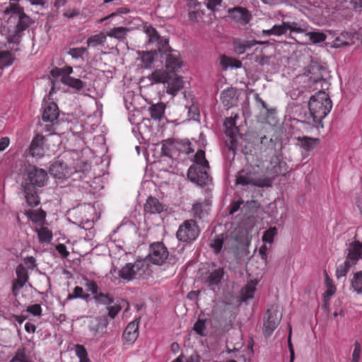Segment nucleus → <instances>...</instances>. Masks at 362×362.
Listing matches in <instances>:
<instances>
[{
  "mask_svg": "<svg viewBox=\"0 0 362 362\" xmlns=\"http://www.w3.org/2000/svg\"><path fill=\"white\" fill-rule=\"evenodd\" d=\"M308 88L317 92L310 97L308 103V115H305L306 122L315 127H323L322 121L330 112L332 102L325 91L328 90L330 83L327 80L328 74L326 68L320 65L311 66L309 70Z\"/></svg>",
  "mask_w": 362,
  "mask_h": 362,
  "instance_id": "f257e3e1",
  "label": "nucleus"
},
{
  "mask_svg": "<svg viewBox=\"0 0 362 362\" xmlns=\"http://www.w3.org/2000/svg\"><path fill=\"white\" fill-rule=\"evenodd\" d=\"M264 160L257 159L254 164L247 163L235 176L237 185H252L259 187L272 186V182L277 175H273L267 171V165Z\"/></svg>",
  "mask_w": 362,
  "mask_h": 362,
  "instance_id": "f03ea898",
  "label": "nucleus"
},
{
  "mask_svg": "<svg viewBox=\"0 0 362 362\" xmlns=\"http://www.w3.org/2000/svg\"><path fill=\"white\" fill-rule=\"evenodd\" d=\"M259 160L269 162L267 171L273 175H284L287 172L286 163L276 153V143L272 138L266 136H260L259 146Z\"/></svg>",
  "mask_w": 362,
  "mask_h": 362,
  "instance_id": "7ed1b4c3",
  "label": "nucleus"
},
{
  "mask_svg": "<svg viewBox=\"0 0 362 362\" xmlns=\"http://www.w3.org/2000/svg\"><path fill=\"white\" fill-rule=\"evenodd\" d=\"M24 182L22 187L37 188L44 187L48 180L47 173L40 168L30 165L23 174Z\"/></svg>",
  "mask_w": 362,
  "mask_h": 362,
  "instance_id": "20e7f679",
  "label": "nucleus"
},
{
  "mask_svg": "<svg viewBox=\"0 0 362 362\" xmlns=\"http://www.w3.org/2000/svg\"><path fill=\"white\" fill-rule=\"evenodd\" d=\"M148 269V263L145 259H139L134 263L126 264L119 271L120 278L131 281L145 274Z\"/></svg>",
  "mask_w": 362,
  "mask_h": 362,
  "instance_id": "39448f33",
  "label": "nucleus"
},
{
  "mask_svg": "<svg viewBox=\"0 0 362 362\" xmlns=\"http://www.w3.org/2000/svg\"><path fill=\"white\" fill-rule=\"evenodd\" d=\"M199 233L200 230L197 222L193 219H189L180 225L176 237L180 242L190 243L197 240Z\"/></svg>",
  "mask_w": 362,
  "mask_h": 362,
  "instance_id": "423d86ee",
  "label": "nucleus"
},
{
  "mask_svg": "<svg viewBox=\"0 0 362 362\" xmlns=\"http://www.w3.org/2000/svg\"><path fill=\"white\" fill-rule=\"evenodd\" d=\"M144 33L148 37V43L155 45L159 53H166L170 50L168 40L161 37L152 25H145Z\"/></svg>",
  "mask_w": 362,
  "mask_h": 362,
  "instance_id": "0eeeda50",
  "label": "nucleus"
},
{
  "mask_svg": "<svg viewBox=\"0 0 362 362\" xmlns=\"http://www.w3.org/2000/svg\"><path fill=\"white\" fill-rule=\"evenodd\" d=\"M168 255L165 245L161 242H156L151 244L147 257L151 263L161 265L165 262Z\"/></svg>",
  "mask_w": 362,
  "mask_h": 362,
  "instance_id": "6e6552de",
  "label": "nucleus"
},
{
  "mask_svg": "<svg viewBox=\"0 0 362 362\" xmlns=\"http://www.w3.org/2000/svg\"><path fill=\"white\" fill-rule=\"evenodd\" d=\"M59 117V108L57 105L52 102L49 104H45L43 107L42 118L45 122H49L51 124L46 125V130L48 134L54 133L55 128L54 122Z\"/></svg>",
  "mask_w": 362,
  "mask_h": 362,
  "instance_id": "1a4fd4ad",
  "label": "nucleus"
},
{
  "mask_svg": "<svg viewBox=\"0 0 362 362\" xmlns=\"http://www.w3.org/2000/svg\"><path fill=\"white\" fill-rule=\"evenodd\" d=\"M209 168L199 165H192L188 169V179L200 186L206 185L209 179V173L207 172Z\"/></svg>",
  "mask_w": 362,
  "mask_h": 362,
  "instance_id": "9d476101",
  "label": "nucleus"
},
{
  "mask_svg": "<svg viewBox=\"0 0 362 362\" xmlns=\"http://www.w3.org/2000/svg\"><path fill=\"white\" fill-rule=\"evenodd\" d=\"M264 318V332L265 335L270 336L279 325L281 315L276 309L272 308L267 310Z\"/></svg>",
  "mask_w": 362,
  "mask_h": 362,
  "instance_id": "9b49d317",
  "label": "nucleus"
},
{
  "mask_svg": "<svg viewBox=\"0 0 362 362\" xmlns=\"http://www.w3.org/2000/svg\"><path fill=\"white\" fill-rule=\"evenodd\" d=\"M161 56L165 55V67L170 73L178 71L182 66V60L180 53L173 50L170 47V50L166 53H160Z\"/></svg>",
  "mask_w": 362,
  "mask_h": 362,
  "instance_id": "f8f14e48",
  "label": "nucleus"
},
{
  "mask_svg": "<svg viewBox=\"0 0 362 362\" xmlns=\"http://www.w3.org/2000/svg\"><path fill=\"white\" fill-rule=\"evenodd\" d=\"M228 14L231 19L243 25L248 24L252 18L250 12L241 6L229 8Z\"/></svg>",
  "mask_w": 362,
  "mask_h": 362,
  "instance_id": "ddd939ff",
  "label": "nucleus"
},
{
  "mask_svg": "<svg viewBox=\"0 0 362 362\" xmlns=\"http://www.w3.org/2000/svg\"><path fill=\"white\" fill-rule=\"evenodd\" d=\"M44 140L43 136L37 134L31 141L27 155L36 158H42L45 153Z\"/></svg>",
  "mask_w": 362,
  "mask_h": 362,
  "instance_id": "4468645a",
  "label": "nucleus"
},
{
  "mask_svg": "<svg viewBox=\"0 0 362 362\" xmlns=\"http://www.w3.org/2000/svg\"><path fill=\"white\" fill-rule=\"evenodd\" d=\"M361 255L362 244L358 240L354 241L350 244L349 252L345 261L349 262L352 266H354L361 257Z\"/></svg>",
  "mask_w": 362,
  "mask_h": 362,
  "instance_id": "2eb2a0df",
  "label": "nucleus"
},
{
  "mask_svg": "<svg viewBox=\"0 0 362 362\" xmlns=\"http://www.w3.org/2000/svg\"><path fill=\"white\" fill-rule=\"evenodd\" d=\"M138 337H139L138 322H136L135 321H134V322L129 323L123 332V334H122L123 340L128 344H132L136 340Z\"/></svg>",
  "mask_w": 362,
  "mask_h": 362,
  "instance_id": "dca6fc26",
  "label": "nucleus"
},
{
  "mask_svg": "<svg viewBox=\"0 0 362 362\" xmlns=\"http://www.w3.org/2000/svg\"><path fill=\"white\" fill-rule=\"evenodd\" d=\"M233 49L236 54H242L248 49L254 47L255 45L259 44L263 45L264 42H258L257 40H245L240 39H235L233 40Z\"/></svg>",
  "mask_w": 362,
  "mask_h": 362,
  "instance_id": "f3484780",
  "label": "nucleus"
},
{
  "mask_svg": "<svg viewBox=\"0 0 362 362\" xmlns=\"http://www.w3.org/2000/svg\"><path fill=\"white\" fill-rule=\"evenodd\" d=\"M168 87L166 93L168 94L175 96L181 89L184 88V81L180 76H175L173 78L171 75L167 82Z\"/></svg>",
  "mask_w": 362,
  "mask_h": 362,
  "instance_id": "a211bd4d",
  "label": "nucleus"
},
{
  "mask_svg": "<svg viewBox=\"0 0 362 362\" xmlns=\"http://www.w3.org/2000/svg\"><path fill=\"white\" fill-rule=\"evenodd\" d=\"M164 209L165 206L153 197H149L144 204V211L148 214H160Z\"/></svg>",
  "mask_w": 362,
  "mask_h": 362,
  "instance_id": "6ab92c4d",
  "label": "nucleus"
},
{
  "mask_svg": "<svg viewBox=\"0 0 362 362\" xmlns=\"http://www.w3.org/2000/svg\"><path fill=\"white\" fill-rule=\"evenodd\" d=\"M170 73L163 69H157L148 76V78L152 83H167L170 76Z\"/></svg>",
  "mask_w": 362,
  "mask_h": 362,
  "instance_id": "aec40b11",
  "label": "nucleus"
},
{
  "mask_svg": "<svg viewBox=\"0 0 362 362\" xmlns=\"http://www.w3.org/2000/svg\"><path fill=\"white\" fill-rule=\"evenodd\" d=\"M25 198L28 205L30 207H35L40 204V197L36 191V188L22 187Z\"/></svg>",
  "mask_w": 362,
  "mask_h": 362,
  "instance_id": "412c9836",
  "label": "nucleus"
},
{
  "mask_svg": "<svg viewBox=\"0 0 362 362\" xmlns=\"http://www.w3.org/2000/svg\"><path fill=\"white\" fill-rule=\"evenodd\" d=\"M25 214L33 222L37 223L39 226H43L45 221L46 212L42 209H28L26 210Z\"/></svg>",
  "mask_w": 362,
  "mask_h": 362,
  "instance_id": "4be33fe9",
  "label": "nucleus"
},
{
  "mask_svg": "<svg viewBox=\"0 0 362 362\" xmlns=\"http://www.w3.org/2000/svg\"><path fill=\"white\" fill-rule=\"evenodd\" d=\"M107 321L105 319L95 318L89 324V330L93 333L94 337L103 333L107 326Z\"/></svg>",
  "mask_w": 362,
  "mask_h": 362,
  "instance_id": "5701e85b",
  "label": "nucleus"
},
{
  "mask_svg": "<svg viewBox=\"0 0 362 362\" xmlns=\"http://www.w3.org/2000/svg\"><path fill=\"white\" fill-rule=\"evenodd\" d=\"M166 105L164 103L151 105L149 107L151 117L154 120L160 121L163 117Z\"/></svg>",
  "mask_w": 362,
  "mask_h": 362,
  "instance_id": "b1692460",
  "label": "nucleus"
},
{
  "mask_svg": "<svg viewBox=\"0 0 362 362\" xmlns=\"http://www.w3.org/2000/svg\"><path fill=\"white\" fill-rule=\"evenodd\" d=\"M130 31L129 28L115 27L110 29L106 34L107 36L114 37L118 40L124 41L127 38V33Z\"/></svg>",
  "mask_w": 362,
  "mask_h": 362,
  "instance_id": "393cba45",
  "label": "nucleus"
},
{
  "mask_svg": "<svg viewBox=\"0 0 362 362\" xmlns=\"http://www.w3.org/2000/svg\"><path fill=\"white\" fill-rule=\"evenodd\" d=\"M62 83L69 88H72L74 92L78 93L83 90L86 86V83L79 78L74 77L65 78Z\"/></svg>",
  "mask_w": 362,
  "mask_h": 362,
  "instance_id": "a878e982",
  "label": "nucleus"
},
{
  "mask_svg": "<svg viewBox=\"0 0 362 362\" xmlns=\"http://www.w3.org/2000/svg\"><path fill=\"white\" fill-rule=\"evenodd\" d=\"M220 64L222 69L224 71L227 70L228 67L240 68L242 66V63L240 60L227 57L224 54L221 56Z\"/></svg>",
  "mask_w": 362,
  "mask_h": 362,
  "instance_id": "bb28decb",
  "label": "nucleus"
},
{
  "mask_svg": "<svg viewBox=\"0 0 362 362\" xmlns=\"http://www.w3.org/2000/svg\"><path fill=\"white\" fill-rule=\"evenodd\" d=\"M35 231L37 234L40 243H49L52 239V232L47 227L40 226L36 227Z\"/></svg>",
  "mask_w": 362,
  "mask_h": 362,
  "instance_id": "cd10ccee",
  "label": "nucleus"
},
{
  "mask_svg": "<svg viewBox=\"0 0 362 362\" xmlns=\"http://www.w3.org/2000/svg\"><path fill=\"white\" fill-rule=\"evenodd\" d=\"M257 283L251 281L248 282L241 290L240 297L243 301L252 298L256 291Z\"/></svg>",
  "mask_w": 362,
  "mask_h": 362,
  "instance_id": "c85d7f7f",
  "label": "nucleus"
},
{
  "mask_svg": "<svg viewBox=\"0 0 362 362\" xmlns=\"http://www.w3.org/2000/svg\"><path fill=\"white\" fill-rule=\"evenodd\" d=\"M106 40L107 35L101 32L90 36L87 40V45L88 47H95L105 42Z\"/></svg>",
  "mask_w": 362,
  "mask_h": 362,
  "instance_id": "c756f323",
  "label": "nucleus"
},
{
  "mask_svg": "<svg viewBox=\"0 0 362 362\" xmlns=\"http://www.w3.org/2000/svg\"><path fill=\"white\" fill-rule=\"evenodd\" d=\"M30 23V18L27 16L25 12L18 16V21L16 25L15 33L19 34L20 33L26 30Z\"/></svg>",
  "mask_w": 362,
  "mask_h": 362,
  "instance_id": "7c9ffc66",
  "label": "nucleus"
},
{
  "mask_svg": "<svg viewBox=\"0 0 362 362\" xmlns=\"http://www.w3.org/2000/svg\"><path fill=\"white\" fill-rule=\"evenodd\" d=\"M156 56L157 52L156 50L150 52H144L141 57V59L143 63L144 67L146 69L151 68V65L155 61Z\"/></svg>",
  "mask_w": 362,
  "mask_h": 362,
  "instance_id": "2f4dec72",
  "label": "nucleus"
},
{
  "mask_svg": "<svg viewBox=\"0 0 362 362\" xmlns=\"http://www.w3.org/2000/svg\"><path fill=\"white\" fill-rule=\"evenodd\" d=\"M66 166L63 162L56 161L50 167V172L54 177L61 178L65 175Z\"/></svg>",
  "mask_w": 362,
  "mask_h": 362,
  "instance_id": "473e14b6",
  "label": "nucleus"
},
{
  "mask_svg": "<svg viewBox=\"0 0 362 362\" xmlns=\"http://www.w3.org/2000/svg\"><path fill=\"white\" fill-rule=\"evenodd\" d=\"M223 276V272L222 269H215L211 272L207 277L208 285H217L221 281Z\"/></svg>",
  "mask_w": 362,
  "mask_h": 362,
  "instance_id": "72a5a7b5",
  "label": "nucleus"
},
{
  "mask_svg": "<svg viewBox=\"0 0 362 362\" xmlns=\"http://www.w3.org/2000/svg\"><path fill=\"white\" fill-rule=\"evenodd\" d=\"M287 30H289L291 33H303L307 30L306 24L298 22H286Z\"/></svg>",
  "mask_w": 362,
  "mask_h": 362,
  "instance_id": "f704fd0d",
  "label": "nucleus"
},
{
  "mask_svg": "<svg viewBox=\"0 0 362 362\" xmlns=\"http://www.w3.org/2000/svg\"><path fill=\"white\" fill-rule=\"evenodd\" d=\"M351 286L358 293H362V271L356 272L351 280Z\"/></svg>",
  "mask_w": 362,
  "mask_h": 362,
  "instance_id": "c9c22d12",
  "label": "nucleus"
},
{
  "mask_svg": "<svg viewBox=\"0 0 362 362\" xmlns=\"http://www.w3.org/2000/svg\"><path fill=\"white\" fill-rule=\"evenodd\" d=\"M192 211L193 216L199 219H202L207 215V211L204 208L203 203H196L193 204Z\"/></svg>",
  "mask_w": 362,
  "mask_h": 362,
  "instance_id": "e433bc0d",
  "label": "nucleus"
},
{
  "mask_svg": "<svg viewBox=\"0 0 362 362\" xmlns=\"http://www.w3.org/2000/svg\"><path fill=\"white\" fill-rule=\"evenodd\" d=\"M13 57L9 51H1L0 52V66L6 67L11 65L13 62Z\"/></svg>",
  "mask_w": 362,
  "mask_h": 362,
  "instance_id": "4c0bfd02",
  "label": "nucleus"
},
{
  "mask_svg": "<svg viewBox=\"0 0 362 362\" xmlns=\"http://www.w3.org/2000/svg\"><path fill=\"white\" fill-rule=\"evenodd\" d=\"M301 147L305 151H310L315 148V147L319 144L318 139H313L310 137H303L300 139Z\"/></svg>",
  "mask_w": 362,
  "mask_h": 362,
  "instance_id": "58836bf2",
  "label": "nucleus"
},
{
  "mask_svg": "<svg viewBox=\"0 0 362 362\" xmlns=\"http://www.w3.org/2000/svg\"><path fill=\"white\" fill-rule=\"evenodd\" d=\"M235 95V92L233 89H228L222 92L221 99L224 106L232 105Z\"/></svg>",
  "mask_w": 362,
  "mask_h": 362,
  "instance_id": "ea45409f",
  "label": "nucleus"
},
{
  "mask_svg": "<svg viewBox=\"0 0 362 362\" xmlns=\"http://www.w3.org/2000/svg\"><path fill=\"white\" fill-rule=\"evenodd\" d=\"M95 300L100 304L104 305H110L114 303V298L111 297L110 295L100 292L97 293L95 296H94Z\"/></svg>",
  "mask_w": 362,
  "mask_h": 362,
  "instance_id": "a19ab883",
  "label": "nucleus"
},
{
  "mask_svg": "<svg viewBox=\"0 0 362 362\" xmlns=\"http://www.w3.org/2000/svg\"><path fill=\"white\" fill-rule=\"evenodd\" d=\"M10 362H32L25 354V349H18Z\"/></svg>",
  "mask_w": 362,
  "mask_h": 362,
  "instance_id": "79ce46f5",
  "label": "nucleus"
},
{
  "mask_svg": "<svg viewBox=\"0 0 362 362\" xmlns=\"http://www.w3.org/2000/svg\"><path fill=\"white\" fill-rule=\"evenodd\" d=\"M204 167H209V162L205 158V152L203 150H198L194 155V163Z\"/></svg>",
  "mask_w": 362,
  "mask_h": 362,
  "instance_id": "37998d69",
  "label": "nucleus"
},
{
  "mask_svg": "<svg viewBox=\"0 0 362 362\" xmlns=\"http://www.w3.org/2000/svg\"><path fill=\"white\" fill-rule=\"evenodd\" d=\"M89 298L90 295L88 293H85L83 288L78 286L74 288L73 293L69 294L68 296V299L82 298L88 300Z\"/></svg>",
  "mask_w": 362,
  "mask_h": 362,
  "instance_id": "c03bdc74",
  "label": "nucleus"
},
{
  "mask_svg": "<svg viewBox=\"0 0 362 362\" xmlns=\"http://www.w3.org/2000/svg\"><path fill=\"white\" fill-rule=\"evenodd\" d=\"M277 234V229L276 227L269 228L262 235V241L264 243H272L275 235Z\"/></svg>",
  "mask_w": 362,
  "mask_h": 362,
  "instance_id": "a18cd8bd",
  "label": "nucleus"
},
{
  "mask_svg": "<svg viewBox=\"0 0 362 362\" xmlns=\"http://www.w3.org/2000/svg\"><path fill=\"white\" fill-rule=\"evenodd\" d=\"M223 244V235H216L211 241L210 246L213 248L215 253L218 254L221 252Z\"/></svg>",
  "mask_w": 362,
  "mask_h": 362,
  "instance_id": "49530a36",
  "label": "nucleus"
},
{
  "mask_svg": "<svg viewBox=\"0 0 362 362\" xmlns=\"http://www.w3.org/2000/svg\"><path fill=\"white\" fill-rule=\"evenodd\" d=\"M352 267L353 266L351 264L346 261L343 264L339 265L336 270L337 278L339 279L345 276Z\"/></svg>",
  "mask_w": 362,
  "mask_h": 362,
  "instance_id": "de8ad7c7",
  "label": "nucleus"
},
{
  "mask_svg": "<svg viewBox=\"0 0 362 362\" xmlns=\"http://www.w3.org/2000/svg\"><path fill=\"white\" fill-rule=\"evenodd\" d=\"M5 14L13 13L20 16L24 13L23 8L18 3L13 2L9 4L4 10Z\"/></svg>",
  "mask_w": 362,
  "mask_h": 362,
  "instance_id": "09e8293b",
  "label": "nucleus"
},
{
  "mask_svg": "<svg viewBox=\"0 0 362 362\" xmlns=\"http://www.w3.org/2000/svg\"><path fill=\"white\" fill-rule=\"evenodd\" d=\"M310 40L314 44L320 43L326 40L327 36L323 33L319 32H310L307 33Z\"/></svg>",
  "mask_w": 362,
  "mask_h": 362,
  "instance_id": "8fccbe9b",
  "label": "nucleus"
},
{
  "mask_svg": "<svg viewBox=\"0 0 362 362\" xmlns=\"http://www.w3.org/2000/svg\"><path fill=\"white\" fill-rule=\"evenodd\" d=\"M354 346L351 362H359L361 354V345L358 341H356L354 344Z\"/></svg>",
  "mask_w": 362,
  "mask_h": 362,
  "instance_id": "3c124183",
  "label": "nucleus"
},
{
  "mask_svg": "<svg viewBox=\"0 0 362 362\" xmlns=\"http://www.w3.org/2000/svg\"><path fill=\"white\" fill-rule=\"evenodd\" d=\"M87 50L88 49L86 47H74L69 49L68 54H70L72 58L78 59L82 57Z\"/></svg>",
  "mask_w": 362,
  "mask_h": 362,
  "instance_id": "603ef678",
  "label": "nucleus"
},
{
  "mask_svg": "<svg viewBox=\"0 0 362 362\" xmlns=\"http://www.w3.org/2000/svg\"><path fill=\"white\" fill-rule=\"evenodd\" d=\"M176 147L183 153L189 154L194 151L191 143L189 141L177 143Z\"/></svg>",
  "mask_w": 362,
  "mask_h": 362,
  "instance_id": "864d4df0",
  "label": "nucleus"
},
{
  "mask_svg": "<svg viewBox=\"0 0 362 362\" xmlns=\"http://www.w3.org/2000/svg\"><path fill=\"white\" fill-rule=\"evenodd\" d=\"M326 287L327 289L324 293V298H330L335 293L336 287L328 277L326 279Z\"/></svg>",
  "mask_w": 362,
  "mask_h": 362,
  "instance_id": "5fc2aeb1",
  "label": "nucleus"
},
{
  "mask_svg": "<svg viewBox=\"0 0 362 362\" xmlns=\"http://www.w3.org/2000/svg\"><path fill=\"white\" fill-rule=\"evenodd\" d=\"M76 354L80 358L81 362L88 361L87 351L83 346L77 344L76 346Z\"/></svg>",
  "mask_w": 362,
  "mask_h": 362,
  "instance_id": "6e6d98bb",
  "label": "nucleus"
},
{
  "mask_svg": "<svg viewBox=\"0 0 362 362\" xmlns=\"http://www.w3.org/2000/svg\"><path fill=\"white\" fill-rule=\"evenodd\" d=\"M16 272L18 279L24 281L25 282L28 281V272L22 264H19L17 267Z\"/></svg>",
  "mask_w": 362,
  "mask_h": 362,
  "instance_id": "4d7b16f0",
  "label": "nucleus"
},
{
  "mask_svg": "<svg viewBox=\"0 0 362 362\" xmlns=\"http://www.w3.org/2000/svg\"><path fill=\"white\" fill-rule=\"evenodd\" d=\"M206 329L205 321L199 319L194 325V330L200 336H205L204 330Z\"/></svg>",
  "mask_w": 362,
  "mask_h": 362,
  "instance_id": "13d9d810",
  "label": "nucleus"
},
{
  "mask_svg": "<svg viewBox=\"0 0 362 362\" xmlns=\"http://www.w3.org/2000/svg\"><path fill=\"white\" fill-rule=\"evenodd\" d=\"M285 25H286V22H283L281 25H274L272 27L274 35L281 36L286 34L287 33V28Z\"/></svg>",
  "mask_w": 362,
  "mask_h": 362,
  "instance_id": "bf43d9fd",
  "label": "nucleus"
},
{
  "mask_svg": "<svg viewBox=\"0 0 362 362\" xmlns=\"http://www.w3.org/2000/svg\"><path fill=\"white\" fill-rule=\"evenodd\" d=\"M85 281V287L86 290L90 291L94 296H95L98 291L97 284L94 281H90L88 279H86Z\"/></svg>",
  "mask_w": 362,
  "mask_h": 362,
  "instance_id": "052dcab7",
  "label": "nucleus"
},
{
  "mask_svg": "<svg viewBox=\"0 0 362 362\" xmlns=\"http://www.w3.org/2000/svg\"><path fill=\"white\" fill-rule=\"evenodd\" d=\"M122 310V306L119 304H115L113 305H110L107 307L108 310V316L111 319H114L117 314L120 312Z\"/></svg>",
  "mask_w": 362,
  "mask_h": 362,
  "instance_id": "680f3d73",
  "label": "nucleus"
},
{
  "mask_svg": "<svg viewBox=\"0 0 362 362\" xmlns=\"http://www.w3.org/2000/svg\"><path fill=\"white\" fill-rule=\"evenodd\" d=\"M26 311L34 316H40L42 315V308L40 304H33L28 306Z\"/></svg>",
  "mask_w": 362,
  "mask_h": 362,
  "instance_id": "e2e57ef3",
  "label": "nucleus"
},
{
  "mask_svg": "<svg viewBox=\"0 0 362 362\" xmlns=\"http://www.w3.org/2000/svg\"><path fill=\"white\" fill-rule=\"evenodd\" d=\"M224 126L227 129V134H228L230 136H232L233 128L235 127V120L231 117L226 118L224 122Z\"/></svg>",
  "mask_w": 362,
  "mask_h": 362,
  "instance_id": "0e129e2a",
  "label": "nucleus"
},
{
  "mask_svg": "<svg viewBox=\"0 0 362 362\" xmlns=\"http://www.w3.org/2000/svg\"><path fill=\"white\" fill-rule=\"evenodd\" d=\"M129 12V9L126 8V7H120V8H118L115 12L110 14L109 16H107L106 17L100 19V22H103L116 15H119V14H126V13H128Z\"/></svg>",
  "mask_w": 362,
  "mask_h": 362,
  "instance_id": "69168bd1",
  "label": "nucleus"
},
{
  "mask_svg": "<svg viewBox=\"0 0 362 362\" xmlns=\"http://www.w3.org/2000/svg\"><path fill=\"white\" fill-rule=\"evenodd\" d=\"M222 1L223 0H207L205 5L209 10L215 11L217 6L221 5Z\"/></svg>",
  "mask_w": 362,
  "mask_h": 362,
  "instance_id": "338daca9",
  "label": "nucleus"
},
{
  "mask_svg": "<svg viewBox=\"0 0 362 362\" xmlns=\"http://www.w3.org/2000/svg\"><path fill=\"white\" fill-rule=\"evenodd\" d=\"M55 249L58 252L59 254H60V255L62 257H67L69 255V252L67 251V249H66V247L65 245L64 244H62V243H59L57 244L56 246H55Z\"/></svg>",
  "mask_w": 362,
  "mask_h": 362,
  "instance_id": "774afa93",
  "label": "nucleus"
}]
</instances>
